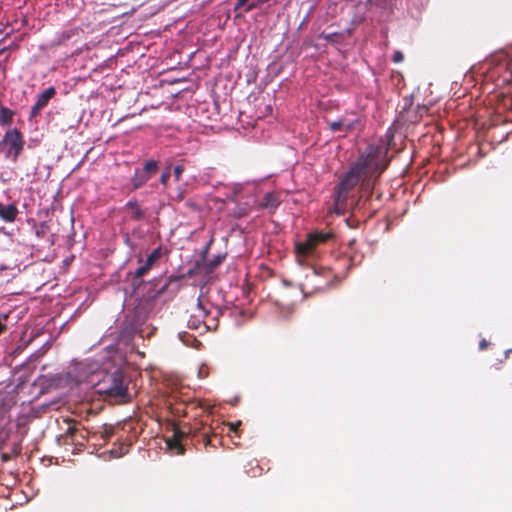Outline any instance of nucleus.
<instances>
[{"instance_id": "27", "label": "nucleus", "mask_w": 512, "mask_h": 512, "mask_svg": "<svg viewBox=\"0 0 512 512\" xmlns=\"http://www.w3.org/2000/svg\"><path fill=\"white\" fill-rule=\"evenodd\" d=\"M224 259V256H217L216 258H214L213 260H211L209 262V266L210 268H216L218 265L221 264V262L223 261Z\"/></svg>"}, {"instance_id": "31", "label": "nucleus", "mask_w": 512, "mask_h": 512, "mask_svg": "<svg viewBox=\"0 0 512 512\" xmlns=\"http://www.w3.org/2000/svg\"><path fill=\"white\" fill-rule=\"evenodd\" d=\"M488 345L489 343L485 339H482L479 343V349L485 350L488 347Z\"/></svg>"}, {"instance_id": "25", "label": "nucleus", "mask_w": 512, "mask_h": 512, "mask_svg": "<svg viewBox=\"0 0 512 512\" xmlns=\"http://www.w3.org/2000/svg\"><path fill=\"white\" fill-rule=\"evenodd\" d=\"M7 320H8L7 314L1 315V317H0V335H2L3 333H5L8 330V326L6 324Z\"/></svg>"}, {"instance_id": "1", "label": "nucleus", "mask_w": 512, "mask_h": 512, "mask_svg": "<svg viewBox=\"0 0 512 512\" xmlns=\"http://www.w3.org/2000/svg\"><path fill=\"white\" fill-rule=\"evenodd\" d=\"M388 144L380 142L377 145H368L360 154L355 164L341 179L336 195L335 205L343 207L348 193L361 182V189L371 193L374 186V178H377L388 166Z\"/></svg>"}, {"instance_id": "13", "label": "nucleus", "mask_w": 512, "mask_h": 512, "mask_svg": "<svg viewBox=\"0 0 512 512\" xmlns=\"http://www.w3.org/2000/svg\"><path fill=\"white\" fill-rule=\"evenodd\" d=\"M343 132H351L360 124V118L356 114L344 115L341 118Z\"/></svg>"}, {"instance_id": "24", "label": "nucleus", "mask_w": 512, "mask_h": 512, "mask_svg": "<svg viewBox=\"0 0 512 512\" xmlns=\"http://www.w3.org/2000/svg\"><path fill=\"white\" fill-rule=\"evenodd\" d=\"M329 127L332 132L343 131L342 121L340 118L336 121L329 123Z\"/></svg>"}, {"instance_id": "3", "label": "nucleus", "mask_w": 512, "mask_h": 512, "mask_svg": "<svg viewBox=\"0 0 512 512\" xmlns=\"http://www.w3.org/2000/svg\"><path fill=\"white\" fill-rule=\"evenodd\" d=\"M98 393L103 394L105 399L115 403L124 404L130 401L128 385L121 371H115L98 384Z\"/></svg>"}, {"instance_id": "9", "label": "nucleus", "mask_w": 512, "mask_h": 512, "mask_svg": "<svg viewBox=\"0 0 512 512\" xmlns=\"http://www.w3.org/2000/svg\"><path fill=\"white\" fill-rule=\"evenodd\" d=\"M281 204L280 196L277 192H268L266 193L261 201L258 203V207L260 209H267L270 212H273L277 209V207Z\"/></svg>"}, {"instance_id": "11", "label": "nucleus", "mask_w": 512, "mask_h": 512, "mask_svg": "<svg viewBox=\"0 0 512 512\" xmlns=\"http://www.w3.org/2000/svg\"><path fill=\"white\" fill-rule=\"evenodd\" d=\"M269 0H237L234 5V11L242 10L250 12L267 3Z\"/></svg>"}, {"instance_id": "28", "label": "nucleus", "mask_w": 512, "mask_h": 512, "mask_svg": "<svg viewBox=\"0 0 512 512\" xmlns=\"http://www.w3.org/2000/svg\"><path fill=\"white\" fill-rule=\"evenodd\" d=\"M404 59V55L401 51H395L393 54V62L400 63Z\"/></svg>"}, {"instance_id": "29", "label": "nucleus", "mask_w": 512, "mask_h": 512, "mask_svg": "<svg viewBox=\"0 0 512 512\" xmlns=\"http://www.w3.org/2000/svg\"><path fill=\"white\" fill-rule=\"evenodd\" d=\"M240 425H241V421H238L236 423H228L229 431L234 432L235 434H238Z\"/></svg>"}, {"instance_id": "2", "label": "nucleus", "mask_w": 512, "mask_h": 512, "mask_svg": "<svg viewBox=\"0 0 512 512\" xmlns=\"http://www.w3.org/2000/svg\"><path fill=\"white\" fill-rule=\"evenodd\" d=\"M221 315L222 311L219 307L209 301L199 299L197 304L191 309L187 326L194 330L203 328L205 331H214L218 328Z\"/></svg>"}, {"instance_id": "7", "label": "nucleus", "mask_w": 512, "mask_h": 512, "mask_svg": "<svg viewBox=\"0 0 512 512\" xmlns=\"http://www.w3.org/2000/svg\"><path fill=\"white\" fill-rule=\"evenodd\" d=\"M162 248L161 246L154 249L146 258L145 262L140 258L138 260L141 265L135 270L133 273V277L142 278L144 275L148 273V271L157 263V261L162 257Z\"/></svg>"}, {"instance_id": "16", "label": "nucleus", "mask_w": 512, "mask_h": 512, "mask_svg": "<svg viewBox=\"0 0 512 512\" xmlns=\"http://www.w3.org/2000/svg\"><path fill=\"white\" fill-rule=\"evenodd\" d=\"M68 424L69 426L65 432V435L70 438L72 443H80V440L76 437V434H78L79 429L76 427L75 421L70 420Z\"/></svg>"}, {"instance_id": "15", "label": "nucleus", "mask_w": 512, "mask_h": 512, "mask_svg": "<svg viewBox=\"0 0 512 512\" xmlns=\"http://www.w3.org/2000/svg\"><path fill=\"white\" fill-rule=\"evenodd\" d=\"M13 119V111L6 107L0 109V125H10Z\"/></svg>"}, {"instance_id": "12", "label": "nucleus", "mask_w": 512, "mask_h": 512, "mask_svg": "<svg viewBox=\"0 0 512 512\" xmlns=\"http://www.w3.org/2000/svg\"><path fill=\"white\" fill-rule=\"evenodd\" d=\"M80 32H81V29L78 27L66 29L58 35V37L55 41V44L58 46L65 45L72 38L79 36Z\"/></svg>"}, {"instance_id": "22", "label": "nucleus", "mask_w": 512, "mask_h": 512, "mask_svg": "<svg viewBox=\"0 0 512 512\" xmlns=\"http://www.w3.org/2000/svg\"><path fill=\"white\" fill-rule=\"evenodd\" d=\"M171 172H172V166L170 164H167L163 171H162V174L160 176V182L162 185L166 186L167 183H168V180L169 178L171 177Z\"/></svg>"}, {"instance_id": "4", "label": "nucleus", "mask_w": 512, "mask_h": 512, "mask_svg": "<svg viewBox=\"0 0 512 512\" xmlns=\"http://www.w3.org/2000/svg\"><path fill=\"white\" fill-rule=\"evenodd\" d=\"M204 431L201 433V438L205 446L212 444V437L216 436L215 434H210V428L205 430L201 423H196L194 427L192 426H184L183 428L174 425L173 427V435L172 437L166 440V444L169 450L174 451L176 455H182L185 452V448L182 445L181 441L192 435L193 437L197 436L200 430Z\"/></svg>"}, {"instance_id": "17", "label": "nucleus", "mask_w": 512, "mask_h": 512, "mask_svg": "<svg viewBox=\"0 0 512 512\" xmlns=\"http://www.w3.org/2000/svg\"><path fill=\"white\" fill-rule=\"evenodd\" d=\"M126 206L132 211V219L140 220L143 218V211L136 201H129Z\"/></svg>"}, {"instance_id": "33", "label": "nucleus", "mask_w": 512, "mask_h": 512, "mask_svg": "<svg viewBox=\"0 0 512 512\" xmlns=\"http://www.w3.org/2000/svg\"><path fill=\"white\" fill-rule=\"evenodd\" d=\"M3 461H7L9 459V456L7 454L2 455Z\"/></svg>"}, {"instance_id": "10", "label": "nucleus", "mask_w": 512, "mask_h": 512, "mask_svg": "<svg viewBox=\"0 0 512 512\" xmlns=\"http://www.w3.org/2000/svg\"><path fill=\"white\" fill-rule=\"evenodd\" d=\"M19 210L16 204H3L0 202V219L7 223H12L16 220Z\"/></svg>"}, {"instance_id": "32", "label": "nucleus", "mask_w": 512, "mask_h": 512, "mask_svg": "<svg viewBox=\"0 0 512 512\" xmlns=\"http://www.w3.org/2000/svg\"><path fill=\"white\" fill-rule=\"evenodd\" d=\"M247 214H248V211L246 209H241V211L239 212L238 216L242 217V216H245Z\"/></svg>"}, {"instance_id": "6", "label": "nucleus", "mask_w": 512, "mask_h": 512, "mask_svg": "<svg viewBox=\"0 0 512 512\" xmlns=\"http://www.w3.org/2000/svg\"><path fill=\"white\" fill-rule=\"evenodd\" d=\"M25 145L23 134L17 128L6 131L2 141H0V151H5L6 158H11L13 162L18 160Z\"/></svg>"}, {"instance_id": "14", "label": "nucleus", "mask_w": 512, "mask_h": 512, "mask_svg": "<svg viewBox=\"0 0 512 512\" xmlns=\"http://www.w3.org/2000/svg\"><path fill=\"white\" fill-rule=\"evenodd\" d=\"M149 179L150 177L147 176L141 169H136L131 179V183L134 189H139L144 184H146Z\"/></svg>"}, {"instance_id": "20", "label": "nucleus", "mask_w": 512, "mask_h": 512, "mask_svg": "<svg viewBox=\"0 0 512 512\" xmlns=\"http://www.w3.org/2000/svg\"><path fill=\"white\" fill-rule=\"evenodd\" d=\"M185 171L184 160L179 161L173 168V175L175 181H180L182 174Z\"/></svg>"}, {"instance_id": "19", "label": "nucleus", "mask_w": 512, "mask_h": 512, "mask_svg": "<svg viewBox=\"0 0 512 512\" xmlns=\"http://www.w3.org/2000/svg\"><path fill=\"white\" fill-rule=\"evenodd\" d=\"M49 232V226L47 222H40L35 226V234L39 238H44Z\"/></svg>"}, {"instance_id": "18", "label": "nucleus", "mask_w": 512, "mask_h": 512, "mask_svg": "<svg viewBox=\"0 0 512 512\" xmlns=\"http://www.w3.org/2000/svg\"><path fill=\"white\" fill-rule=\"evenodd\" d=\"M141 170L151 178V176L156 174L158 171V163L155 160H148L145 162L144 167Z\"/></svg>"}, {"instance_id": "23", "label": "nucleus", "mask_w": 512, "mask_h": 512, "mask_svg": "<svg viewBox=\"0 0 512 512\" xmlns=\"http://www.w3.org/2000/svg\"><path fill=\"white\" fill-rule=\"evenodd\" d=\"M114 433V428L112 426L104 425L103 430L100 432L101 438L104 440L109 439Z\"/></svg>"}, {"instance_id": "30", "label": "nucleus", "mask_w": 512, "mask_h": 512, "mask_svg": "<svg viewBox=\"0 0 512 512\" xmlns=\"http://www.w3.org/2000/svg\"><path fill=\"white\" fill-rule=\"evenodd\" d=\"M76 437L80 440V443H78V444L84 445V443L87 439V435L84 433V431L79 430L78 434H76Z\"/></svg>"}, {"instance_id": "26", "label": "nucleus", "mask_w": 512, "mask_h": 512, "mask_svg": "<svg viewBox=\"0 0 512 512\" xmlns=\"http://www.w3.org/2000/svg\"><path fill=\"white\" fill-rule=\"evenodd\" d=\"M338 37V34L337 33H324L322 32L320 34V38L326 40V41H329V42H332V41H335V39Z\"/></svg>"}, {"instance_id": "5", "label": "nucleus", "mask_w": 512, "mask_h": 512, "mask_svg": "<svg viewBox=\"0 0 512 512\" xmlns=\"http://www.w3.org/2000/svg\"><path fill=\"white\" fill-rule=\"evenodd\" d=\"M334 237L332 231H312L307 234L305 241L296 243V253L298 256L308 257L314 253L319 245L330 242Z\"/></svg>"}, {"instance_id": "21", "label": "nucleus", "mask_w": 512, "mask_h": 512, "mask_svg": "<svg viewBox=\"0 0 512 512\" xmlns=\"http://www.w3.org/2000/svg\"><path fill=\"white\" fill-rule=\"evenodd\" d=\"M185 194L186 190L181 187H178L170 194V198L173 201L181 202L185 198Z\"/></svg>"}, {"instance_id": "8", "label": "nucleus", "mask_w": 512, "mask_h": 512, "mask_svg": "<svg viewBox=\"0 0 512 512\" xmlns=\"http://www.w3.org/2000/svg\"><path fill=\"white\" fill-rule=\"evenodd\" d=\"M56 95L55 87H48L44 92L37 95L36 102L30 111V119L37 117L41 110L47 106L49 101Z\"/></svg>"}]
</instances>
